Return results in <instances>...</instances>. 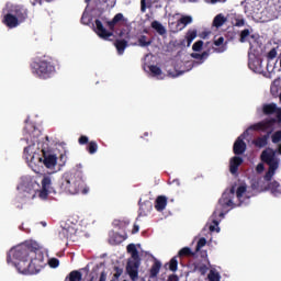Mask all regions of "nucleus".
<instances>
[{
    "label": "nucleus",
    "instance_id": "obj_1",
    "mask_svg": "<svg viewBox=\"0 0 281 281\" xmlns=\"http://www.w3.org/2000/svg\"><path fill=\"white\" fill-rule=\"evenodd\" d=\"M40 250L41 245L36 241L15 246L8 254V262L14 265L20 273H38L43 260Z\"/></svg>",
    "mask_w": 281,
    "mask_h": 281
},
{
    "label": "nucleus",
    "instance_id": "obj_2",
    "mask_svg": "<svg viewBox=\"0 0 281 281\" xmlns=\"http://www.w3.org/2000/svg\"><path fill=\"white\" fill-rule=\"evenodd\" d=\"M27 146L24 148V159L33 172H41L43 166L52 172H58V157L54 154H45L41 149V143L36 138H27Z\"/></svg>",
    "mask_w": 281,
    "mask_h": 281
},
{
    "label": "nucleus",
    "instance_id": "obj_3",
    "mask_svg": "<svg viewBox=\"0 0 281 281\" xmlns=\"http://www.w3.org/2000/svg\"><path fill=\"white\" fill-rule=\"evenodd\" d=\"M245 199H249V192L247 191V184L244 182L236 183L224 191L222 198L218 201L215 212L213 215L215 218L218 216H224L245 201Z\"/></svg>",
    "mask_w": 281,
    "mask_h": 281
},
{
    "label": "nucleus",
    "instance_id": "obj_4",
    "mask_svg": "<svg viewBox=\"0 0 281 281\" xmlns=\"http://www.w3.org/2000/svg\"><path fill=\"white\" fill-rule=\"evenodd\" d=\"M41 183L36 178L24 177L21 179L18 190L27 199H42V201H45L52 192V176H43Z\"/></svg>",
    "mask_w": 281,
    "mask_h": 281
},
{
    "label": "nucleus",
    "instance_id": "obj_5",
    "mask_svg": "<svg viewBox=\"0 0 281 281\" xmlns=\"http://www.w3.org/2000/svg\"><path fill=\"white\" fill-rule=\"evenodd\" d=\"M276 124V120H267V121H261L259 123H256L254 125H250L241 136L237 138V140L234 144V153L235 155H243L245 150L247 149V145L243 139L247 137V135H251V132L254 131H269V128H273V125Z\"/></svg>",
    "mask_w": 281,
    "mask_h": 281
},
{
    "label": "nucleus",
    "instance_id": "obj_6",
    "mask_svg": "<svg viewBox=\"0 0 281 281\" xmlns=\"http://www.w3.org/2000/svg\"><path fill=\"white\" fill-rule=\"evenodd\" d=\"M139 249H142L139 244H130L127 246V254H130L131 258L127 261L126 273L132 281H137L139 278Z\"/></svg>",
    "mask_w": 281,
    "mask_h": 281
},
{
    "label": "nucleus",
    "instance_id": "obj_7",
    "mask_svg": "<svg viewBox=\"0 0 281 281\" xmlns=\"http://www.w3.org/2000/svg\"><path fill=\"white\" fill-rule=\"evenodd\" d=\"M261 161L269 166V170L265 176V181H271L276 175V170L280 168V159L276 157V150L268 148L261 154Z\"/></svg>",
    "mask_w": 281,
    "mask_h": 281
},
{
    "label": "nucleus",
    "instance_id": "obj_8",
    "mask_svg": "<svg viewBox=\"0 0 281 281\" xmlns=\"http://www.w3.org/2000/svg\"><path fill=\"white\" fill-rule=\"evenodd\" d=\"M3 12H4V19H3L4 25H7V27H16V25H19V16H21V8L12 3H8Z\"/></svg>",
    "mask_w": 281,
    "mask_h": 281
},
{
    "label": "nucleus",
    "instance_id": "obj_9",
    "mask_svg": "<svg viewBox=\"0 0 281 281\" xmlns=\"http://www.w3.org/2000/svg\"><path fill=\"white\" fill-rule=\"evenodd\" d=\"M65 190L68 191L69 194H89V187L85 184V181L80 178H70L65 183Z\"/></svg>",
    "mask_w": 281,
    "mask_h": 281
},
{
    "label": "nucleus",
    "instance_id": "obj_10",
    "mask_svg": "<svg viewBox=\"0 0 281 281\" xmlns=\"http://www.w3.org/2000/svg\"><path fill=\"white\" fill-rule=\"evenodd\" d=\"M31 67H32L33 74H35L40 78H49V76H52V74H54V71H56L54 66H52V64H49L45 60L34 61L31 65Z\"/></svg>",
    "mask_w": 281,
    "mask_h": 281
},
{
    "label": "nucleus",
    "instance_id": "obj_11",
    "mask_svg": "<svg viewBox=\"0 0 281 281\" xmlns=\"http://www.w3.org/2000/svg\"><path fill=\"white\" fill-rule=\"evenodd\" d=\"M94 32L98 34L100 38H103V41H109L111 36H113V33L106 31L104 29V25H102V22L100 20H97L94 23Z\"/></svg>",
    "mask_w": 281,
    "mask_h": 281
},
{
    "label": "nucleus",
    "instance_id": "obj_12",
    "mask_svg": "<svg viewBox=\"0 0 281 281\" xmlns=\"http://www.w3.org/2000/svg\"><path fill=\"white\" fill-rule=\"evenodd\" d=\"M277 57H278V50L276 48H272L267 55V58H268L267 69H268V72L270 74V78H273V74H276V66L274 64H271V60H274V58Z\"/></svg>",
    "mask_w": 281,
    "mask_h": 281
},
{
    "label": "nucleus",
    "instance_id": "obj_13",
    "mask_svg": "<svg viewBox=\"0 0 281 281\" xmlns=\"http://www.w3.org/2000/svg\"><path fill=\"white\" fill-rule=\"evenodd\" d=\"M193 19L192 15H180L179 22L176 26V32H181L184 30L190 23H192Z\"/></svg>",
    "mask_w": 281,
    "mask_h": 281
},
{
    "label": "nucleus",
    "instance_id": "obj_14",
    "mask_svg": "<svg viewBox=\"0 0 281 281\" xmlns=\"http://www.w3.org/2000/svg\"><path fill=\"white\" fill-rule=\"evenodd\" d=\"M147 69H149L150 76L157 78V80H164V78H166V74H164V70H161L159 66H148Z\"/></svg>",
    "mask_w": 281,
    "mask_h": 281
},
{
    "label": "nucleus",
    "instance_id": "obj_15",
    "mask_svg": "<svg viewBox=\"0 0 281 281\" xmlns=\"http://www.w3.org/2000/svg\"><path fill=\"white\" fill-rule=\"evenodd\" d=\"M240 164H243V158L238 156L231 158L229 170L232 175H236V172H238V166H240Z\"/></svg>",
    "mask_w": 281,
    "mask_h": 281
},
{
    "label": "nucleus",
    "instance_id": "obj_16",
    "mask_svg": "<svg viewBox=\"0 0 281 281\" xmlns=\"http://www.w3.org/2000/svg\"><path fill=\"white\" fill-rule=\"evenodd\" d=\"M227 23V18L223 13L217 14L213 20L214 27H223Z\"/></svg>",
    "mask_w": 281,
    "mask_h": 281
},
{
    "label": "nucleus",
    "instance_id": "obj_17",
    "mask_svg": "<svg viewBox=\"0 0 281 281\" xmlns=\"http://www.w3.org/2000/svg\"><path fill=\"white\" fill-rule=\"evenodd\" d=\"M278 109V105H276L274 103L263 104L262 113H265V115H272V113H277Z\"/></svg>",
    "mask_w": 281,
    "mask_h": 281
},
{
    "label": "nucleus",
    "instance_id": "obj_18",
    "mask_svg": "<svg viewBox=\"0 0 281 281\" xmlns=\"http://www.w3.org/2000/svg\"><path fill=\"white\" fill-rule=\"evenodd\" d=\"M166 205H168V200L166 199V196H158L155 205L156 210L158 212H161L166 210Z\"/></svg>",
    "mask_w": 281,
    "mask_h": 281
},
{
    "label": "nucleus",
    "instance_id": "obj_19",
    "mask_svg": "<svg viewBox=\"0 0 281 281\" xmlns=\"http://www.w3.org/2000/svg\"><path fill=\"white\" fill-rule=\"evenodd\" d=\"M179 19H180L179 13L169 15V26L171 27V30H173V32H177L176 27H177V23H179Z\"/></svg>",
    "mask_w": 281,
    "mask_h": 281
},
{
    "label": "nucleus",
    "instance_id": "obj_20",
    "mask_svg": "<svg viewBox=\"0 0 281 281\" xmlns=\"http://www.w3.org/2000/svg\"><path fill=\"white\" fill-rule=\"evenodd\" d=\"M196 38V30H189L186 34L184 41L187 43V47L192 45V42Z\"/></svg>",
    "mask_w": 281,
    "mask_h": 281
},
{
    "label": "nucleus",
    "instance_id": "obj_21",
    "mask_svg": "<svg viewBox=\"0 0 281 281\" xmlns=\"http://www.w3.org/2000/svg\"><path fill=\"white\" fill-rule=\"evenodd\" d=\"M249 68L250 69H260L262 61L260 59L254 57V55H249Z\"/></svg>",
    "mask_w": 281,
    "mask_h": 281
},
{
    "label": "nucleus",
    "instance_id": "obj_22",
    "mask_svg": "<svg viewBox=\"0 0 281 281\" xmlns=\"http://www.w3.org/2000/svg\"><path fill=\"white\" fill-rule=\"evenodd\" d=\"M176 71L172 72L171 70H168V75L171 77V78H177L179 76H181L182 74H186V69H183V65H177L175 67Z\"/></svg>",
    "mask_w": 281,
    "mask_h": 281
},
{
    "label": "nucleus",
    "instance_id": "obj_23",
    "mask_svg": "<svg viewBox=\"0 0 281 281\" xmlns=\"http://www.w3.org/2000/svg\"><path fill=\"white\" fill-rule=\"evenodd\" d=\"M123 19L124 15L122 13H117L112 21L108 22L110 30H113V27H115V25H117V23H120V21Z\"/></svg>",
    "mask_w": 281,
    "mask_h": 281
},
{
    "label": "nucleus",
    "instance_id": "obj_24",
    "mask_svg": "<svg viewBox=\"0 0 281 281\" xmlns=\"http://www.w3.org/2000/svg\"><path fill=\"white\" fill-rule=\"evenodd\" d=\"M124 240H126V238L117 233H115L111 238H110V243L112 245H120V243H124Z\"/></svg>",
    "mask_w": 281,
    "mask_h": 281
},
{
    "label": "nucleus",
    "instance_id": "obj_25",
    "mask_svg": "<svg viewBox=\"0 0 281 281\" xmlns=\"http://www.w3.org/2000/svg\"><path fill=\"white\" fill-rule=\"evenodd\" d=\"M151 27H153V30H156L161 36H162V34H166V27L157 21H154L151 23Z\"/></svg>",
    "mask_w": 281,
    "mask_h": 281
},
{
    "label": "nucleus",
    "instance_id": "obj_26",
    "mask_svg": "<svg viewBox=\"0 0 281 281\" xmlns=\"http://www.w3.org/2000/svg\"><path fill=\"white\" fill-rule=\"evenodd\" d=\"M269 190L272 194H281V184H279L278 181H273L270 183Z\"/></svg>",
    "mask_w": 281,
    "mask_h": 281
},
{
    "label": "nucleus",
    "instance_id": "obj_27",
    "mask_svg": "<svg viewBox=\"0 0 281 281\" xmlns=\"http://www.w3.org/2000/svg\"><path fill=\"white\" fill-rule=\"evenodd\" d=\"M270 91H271L272 95H278V93H280V79H276L272 82Z\"/></svg>",
    "mask_w": 281,
    "mask_h": 281
},
{
    "label": "nucleus",
    "instance_id": "obj_28",
    "mask_svg": "<svg viewBox=\"0 0 281 281\" xmlns=\"http://www.w3.org/2000/svg\"><path fill=\"white\" fill-rule=\"evenodd\" d=\"M82 280V274L78 271H72L69 273L68 278L66 281H81Z\"/></svg>",
    "mask_w": 281,
    "mask_h": 281
},
{
    "label": "nucleus",
    "instance_id": "obj_29",
    "mask_svg": "<svg viewBox=\"0 0 281 281\" xmlns=\"http://www.w3.org/2000/svg\"><path fill=\"white\" fill-rule=\"evenodd\" d=\"M250 38H254L251 32L249 30H244L240 35V43H246V41H250Z\"/></svg>",
    "mask_w": 281,
    "mask_h": 281
},
{
    "label": "nucleus",
    "instance_id": "obj_30",
    "mask_svg": "<svg viewBox=\"0 0 281 281\" xmlns=\"http://www.w3.org/2000/svg\"><path fill=\"white\" fill-rule=\"evenodd\" d=\"M115 47L119 54H124V49H126V42L125 41H117L115 43Z\"/></svg>",
    "mask_w": 281,
    "mask_h": 281
},
{
    "label": "nucleus",
    "instance_id": "obj_31",
    "mask_svg": "<svg viewBox=\"0 0 281 281\" xmlns=\"http://www.w3.org/2000/svg\"><path fill=\"white\" fill-rule=\"evenodd\" d=\"M210 281H221V274L216 270H211L209 273Z\"/></svg>",
    "mask_w": 281,
    "mask_h": 281
},
{
    "label": "nucleus",
    "instance_id": "obj_32",
    "mask_svg": "<svg viewBox=\"0 0 281 281\" xmlns=\"http://www.w3.org/2000/svg\"><path fill=\"white\" fill-rule=\"evenodd\" d=\"M161 269V263L160 262H155L154 266L151 267L150 273L153 278L159 273V270Z\"/></svg>",
    "mask_w": 281,
    "mask_h": 281
},
{
    "label": "nucleus",
    "instance_id": "obj_33",
    "mask_svg": "<svg viewBox=\"0 0 281 281\" xmlns=\"http://www.w3.org/2000/svg\"><path fill=\"white\" fill-rule=\"evenodd\" d=\"M138 43L140 47H148V45H150V40L146 38V36H140Z\"/></svg>",
    "mask_w": 281,
    "mask_h": 281
},
{
    "label": "nucleus",
    "instance_id": "obj_34",
    "mask_svg": "<svg viewBox=\"0 0 281 281\" xmlns=\"http://www.w3.org/2000/svg\"><path fill=\"white\" fill-rule=\"evenodd\" d=\"M256 146H259V148H262L265 146H267V136H263L261 138H258L256 142H255Z\"/></svg>",
    "mask_w": 281,
    "mask_h": 281
},
{
    "label": "nucleus",
    "instance_id": "obj_35",
    "mask_svg": "<svg viewBox=\"0 0 281 281\" xmlns=\"http://www.w3.org/2000/svg\"><path fill=\"white\" fill-rule=\"evenodd\" d=\"M179 262L177 261V258H172L169 262V269L170 271H177Z\"/></svg>",
    "mask_w": 281,
    "mask_h": 281
},
{
    "label": "nucleus",
    "instance_id": "obj_36",
    "mask_svg": "<svg viewBox=\"0 0 281 281\" xmlns=\"http://www.w3.org/2000/svg\"><path fill=\"white\" fill-rule=\"evenodd\" d=\"M193 52H201L203 49V41H198L192 46Z\"/></svg>",
    "mask_w": 281,
    "mask_h": 281
},
{
    "label": "nucleus",
    "instance_id": "obj_37",
    "mask_svg": "<svg viewBox=\"0 0 281 281\" xmlns=\"http://www.w3.org/2000/svg\"><path fill=\"white\" fill-rule=\"evenodd\" d=\"M271 139L273 144H278L279 142H281V131H278L274 134H272Z\"/></svg>",
    "mask_w": 281,
    "mask_h": 281
},
{
    "label": "nucleus",
    "instance_id": "obj_38",
    "mask_svg": "<svg viewBox=\"0 0 281 281\" xmlns=\"http://www.w3.org/2000/svg\"><path fill=\"white\" fill-rule=\"evenodd\" d=\"M93 153H98V143L90 142V144H89V154L93 155Z\"/></svg>",
    "mask_w": 281,
    "mask_h": 281
},
{
    "label": "nucleus",
    "instance_id": "obj_39",
    "mask_svg": "<svg viewBox=\"0 0 281 281\" xmlns=\"http://www.w3.org/2000/svg\"><path fill=\"white\" fill-rule=\"evenodd\" d=\"M48 265L52 267V269H56L60 265V261H58L56 258H52L48 260Z\"/></svg>",
    "mask_w": 281,
    "mask_h": 281
},
{
    "label": "nucleus",
    "instance_id": "obj_40",
    "mask_svg": "<svg viewBox=\"0 0 281 281\" xmlns=\"http://www.w3.org/2000/svg\"><path fill=\"white\" fill-rule=\"evenodd\" d=\"M213 223H214V225H211V226H210V231H211V232L220 233V232H221V228L218 227V222H216V220H214Z\"/></svg>",
    "mask_w": 281,
    "mask_h": 281
},
{
    "label": "nucleus",
    "instance_id": "obj_41",
    "mask_svg": "<svg viewBox=\"0 0 281 281\" xmlns=\"http://www.w3.org/2000/svg\"><path fill=\"white\" fill-rule=\"evenodd\" d=\"M207 244V240H205V238H201L199 241H198V245H196V251H199L200 249H203V246Z\"/></svg>",
    "mask_w": 281,
    "mask_h": 281
},
{
    "label": "nucleus",
    "instance_id": "obj_42",
    "mask_svg": "<svg viewBox=\"0 0 281 281\" xmlns=\"http://www.w3.org/2000/svg\"><path fill=\"white\" fill-rule=\"evenodd\" d=\"M256 172L260 175V172H265V164L260 162L256 167Z\"/></svg>",
    "mask_w": 281,
    "mask_h": 281
},
{
    "label": "nucleus",
    "instance_id": "obj_43",
    "mask_svg": "<svg viewBox=\"0 0 281 281\" xmlns=\"http://www.w3.org/2000/svg\"><path fill=\"white\" fill-rule=\"evenodd\" d=\"M190 254V248L186 247V248H182L180 251H179V256H189Z\"/></svg>",
    "mask_w": 281,
    "mask_h": 281
},
{
    "label": "nucleus",
    "instance_id": "obj_44",
    "mask_svg": "<svg viewBox=\"0 0 281 281\" xmlns=\"http://www.w3.org/2000/svg\"><path fill=\"white\" fill-rule=\"evenodd\" d=\"M193 58H200L201 60H203V58L207 57V53H203L202 55L199 54H192Z\"/></svg>",
    "mask_w": 281,
    "mask_h": 281
},
{
    "label": "nucleus",
    "instance_id": "obj_45",
    "mask_svg": "<svg viewBox=\"0 0 281 281\" xmlns=\"http://www.w3.org/2000/svg\"><path fill=\"white\" fill-rule=\"evenodd\" d=\"M277 18H278V15H270V16H268V19H263V18H260V19H261V22L265 23L267 21H273V19H277Z\"/></svg>",
    "mask_w": 281,
    "mask_h": 281
},
{
    "label": "nucleus",
    "instance_id": "obj_46",
    "mask_svg": "<svg viewBox=\"0 0 281 281\" xmlns=\"http://www.w3.org/2000/svg\"><path fill=\"white\" fill-rule=\"evenodd\" d=\"M227 0H206V3H225Z\"/></svg>",
    "mask_w": 281,
    "mask_h": 281
},
{
    "label": "nucleus",
    "instance_id": "obj_47",
    "mask_svg": "<svg viewBox=\"0 0 281 281\" xmlns=\"http://www.w3.org/2000/svg\"><path fill=\"white\" fill-rule=\"evenodd\" d=\"M87 142H89V138L87 136H81L79 138V144H87Z\"/></svg>",
    "mask_w": 281,
    "mask_h": 281
},
{
    "label": "nucleus",
    "instance_id": "obj_48",
    "mask_svg": "<svg viewBox=\"0 0 281 281\" xmlns=\"http://www.w3.org/2000/svg\"><path fill=\"white\" fill-rule=\"evenodd\" d=\"M81 21L85 25H87V23H89V19L87 18V13H83Z\"/></svg>",
    "mask_w": 281,
    "mask_h": 281
},
{
    "label": "nucleus",
    "instance_id": "obj_49",
    "mask_svg": "<svg viewBox=\"0 0 281 281\" xmlns=\"http://www.w3.org/2000/svg\"><path fill=\"white\" fill-rule=\"evenodd\" d=\"M276 115L278 117V122L281 123V109H277Z\"/></svg>",
    "mask_w": 281,
    "mask_h": 281
},
{
    "label": "nucleus",
    "instance_id": "obj_50",
    "mask_svg": "<svg viewBox=\"0 0 281 281\" xmlns=\"http://www.w3.org/2000/svg\"><path fill=\"white\" fill-rule=\"evenodd\" d=\"M168 281H179V277H177L176 274H171L169 276Z\"/></svg>",
    "mask_w": 281,
    "mask_h": 281
},
{
    "label": "nucleus",
    "instance_id": "obj_51",
    "mask_svg": "<svg viewBox=\"0 0 281 281\" xmlns=\"http://www.w3.org/2000/svg\"><path fill=\"white\" fill-rule=\"evenodd\" d=\"M223 37H220L217 41H215V45L218 47L220 45H223Z\"/></svg>",
    "mask_w": 281,
    "mask_h": 281
},
{
    "label": "nucleus",
    "instance_id": "obj_52",
    "mask_svg": "<svg viewBox=\"0 0 281 281\" xmlns=\"http://www.w3.org/2000/svg\"><path fill=\"white\" fill-rule=\"evenodd\" d=\"M140 3H142V12H146V5H145L146 0H142Z\"/></svg>",
    "mask_w": 281,
    "mask_h": 281
},
{
    "label": "nucleus",
    "instance_id": "obj_53",
    "mask_svg": "<svg viewBox=\"0 0 281 281\" xmlns=\"http://www.w3.org/2000/svg\"><path fill=\"white\" fill-rule=\"evenodd\" d=\"M139 232V226H134V229L132 231V234H137Z\"/></svg>",
    "mask_w": 281,
    "mask_h": 281
},
{
    "label": "nucleus",
    "instance_id": "obj_54",
    "mask_svg": "<svg viewBox=\"0 0 281 281\" xmlns=\"http://www.w3.org/2000/svg\"><path fill=\"white\" fill-rule=\"evenodd\" d=\"M238 27H240L241 25H245V21L240 20L239 22H237Z\"/></svg>",
    "mask_w": 281,
    "mask_h": 281
},
{
    "label": "nucleus",
    "instance_id": "obj_55",
    "mask_svg": "<svg viewBox=\"0 0 281 281\" xmlns=\"http://www.w3.org/2000/svg\"><path fill=\"white\" fill-rule=\"evenodd\" d=\"M278 150H279V155H281V145H279V149Z\"/></svg>",
    "mask_w": 281,
    "mask_h": 281
},
{
    "label": "nucleus",
    "instance_id": "obj_56",
    "mask_svg": "<svg viewBox=\"0 0 281 281\" xmlns=\"http://www.w3.org/2000/svg\"><path fill=\"white\" fill-rule=\"evenodd\" d=\"M147 69H148V68H146V67L144 68L145 71H147Z\"/></svg>",
    "mask_w": 281,
    "mask_h": 281
},
{
    "label": "nucleus",
    "instance_id": "obj_57",
    "mask_svg": "<svg viewBox=\"0 0 281 281\" xmlns=\"http://www.w3.org/2000/svg\"><path fill=\"white\" fill-rule=\"evenodd\" d=\"M263 14H267V11H263Z\"/></svg>",
    "mask_w": 281,
    "mask_h": 281
},
{
    "label": "nucleus",
    "instance_id": "obj_58",
    "mask_svg": "<svg viewBox=\"0 0 281 281\" xmlns=\"http://www.w3.org/2000/svg\"><path fill=\"white\" fill-rule=\"evenodd\" d=\"M202 273H205V270H202Z\"/></svg>",
    "mask_w": 281,
    "mask_h": 281
}]
</instances>
